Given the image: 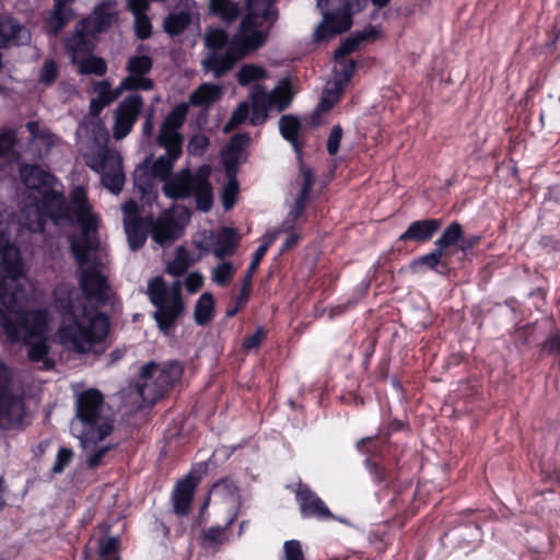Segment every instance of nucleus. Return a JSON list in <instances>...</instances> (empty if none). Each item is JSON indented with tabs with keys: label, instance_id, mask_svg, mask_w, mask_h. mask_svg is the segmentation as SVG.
I'll list each match as a JSON object with an SVG mask.
<instances>
[{
	"label": "nucleus",
	"instance_id": "3",
	"mask_svg": "<svg viewBox=\"0 0 560 560\" xmlns=\"http://www.w3.org/2000/svg\"><path fill=\"white\" fill-rule=\"evenodd\" d=\"M70 429L84 451L93 448L113 432L114 419L100 390L90 388L75 395V415Z\"/></svg>",
	"mask_w": 560,
	"mask_h": 560
},
{
	"label": "nucleus",
	"instance_id": "41",
	"mask_svg": "<svg viewBox=\"0 0 560 560\" xmlns=\"http://www.w3.org/2000/svg\"><path fill=\"white\" fill-rule=\"evenodd\" d=\"M214 315V299L210 292H203L196 302L194 318L200 325L210 323Z\"/></svg>",
	"mask_w": 560,
	"mask_h": 560
},
{
	"label": "nucleus",
	"instance_id": "24",
	"mask_svg": "<svg viewBox=\"0 0 560 560\" xmlns=\"http://www.w3.org/2000/svg\"><path fill=\"white\" fill-rule=\"evenodd\" d=\"M117 1L105 0L104 2L96 5L93 12L85 19L81 20V23H85L84 26L95 36L106 32L117 19Z\"/></svg>",
	"mask_w": 560,
	"mask_h": 560
},
{
	"label": "nucleus",
	"instance_id": "13",
	"mask_svg": "<svg viewBox=\"0 0 560 560\" xmlns=\"http://www.w3.org/2000/svg\"><path fill=\"white\" fill-rule=\"evenodd\" d=\"M19 174L22 183L27 188L40 195L50 213H54L59 206L65 203L62 194L54 189L56 178L50 173L37 165L22 164Z\"/></svg>",
	"mask_w": 560,
	"mask_h": 560
},
{
	"label": "nucleus",
	"instance_id": "37",
	"mask_svg": "<svg viewBox=\"0 0 560 560\" xmlns=\"http://www.w3.org/2000/svg\"><path fill=\"white\" fill-rule=\"evenodd\" d=\"M276 0H247V15L258 22H276L278 11L275 7Z\"/></svg>",
	"mask_w": 560,
	"mask_h": 560
},
{
	"label": "nucleus",
	"instance_id": "47",
	"mask_svg": "<svg viewBox=\"0 0 560 560\" xmlns=\"http://www.w3.org/2000/svg\"><path fill=\"white\" fill-rule=\"evenodd\" d=\"M79 73L84 75L95 74L104 75L107 72V62L102 57L88 56L78 59Z\"/></svg>",
	"mask_w": 560,
	"mask_h": 560
},
{
	"label": "nucleus",
	"instance_id": "27",
	"mask_svg": "<svg viewBox=\"0 0 560 560\" xmlns=\"http://www.w3.org/2000/svg\"><path fill=\"white\" fill-rule=\"evenodd\" d=\"M195 174L183 170L168 178L163 185V192L172 199H186L192 196Z\"/></svg>",
	"mask_w": 560,
	"mask_h": 560
},
{
	"label": "nucleus",
	"instance_id": "7",
	"mask_svg": "<svg viewBox=\"0 0 560 560\" xmlns=\"http://www.w3.org/2000/svg\"><path fill=\"white\" fill-rule=\"evenodd\" d=\"M22 278L20 250L0 229V302L11 313H19L25 299Z\"/></svg>",
	"mask_w": 560,
	"mask_h": 560
},
{
	"label": "nucleus",
	"instance_id": "31",
	"mask_svg": "<svg viewBox=\"0 0 560 560\" xmlns=\"http://www.w3.org/2000/svg\"><path fill=\"white\" fill-rule=\"evenodd\" d=\"M208 167L201 168L197 174H195V187L192 190L197 208L203 212L209 211L213 202L212 187L208 180Z\"/></svg>",
	"mask_w": 560,
	"mask_h": 560
},
{
	"label": "nucleus",
	"instance_id": "21",
	"mask_svg": "<svg viewBox=\"0 0 560 560\" xmlns=\"http://www.w3.org/2000/svg\"><path fill=\"white\" fill-rule=\"evenodd\" d=\"M442 221L435 218H428L412 221L407 230L401 233L395 241L394 250L402 252L404 244L413 242L418 244H425L430 242L433 236L441 230Z\"/></svg>",
	"mask_w": 560,
	"mask_h": 560
},
{
	"label": "nucleus",
	"instance_id": "20",
	"mask_svg": "<svg viewBox=\"0 0 560 560\" xmlns=\"http://www.w3.org/2000/svg\"><path fill=\"white\" fill-rule=\"evenodd\" d=\"M121 211L128 245L131 250H137L141 248L147 241L144 221L139 215V205L136 200L129 199L122 203Z\"/></svg>",
	"mask_w": 560,
	"mask_h": 560
},
{
	"label": "nucleus",
	"instance_id": "6",
	"mask_svg": "<svg viewBox=\"0 0 560 560\" xmlns=\"http://www.w3.org/2000/svg\"><path fill=\"white\" fill-rule=\"evenodd\" d=\"M70 211L81 229L79 235L70 237V248L81 266L88 262L100 249L97 235L98 215L93 212L88 194L82 186L75 187L70 195Z\"/></svg>",
	"mask_w": 560,
	"mask_h": 560
},
{
	"label": "nucleus",
	"instance_id": "16",
	"mask_svg": "<svg viewBox=\"0 0 560 560\" xmlns=\"http://www.w3.org/2000/svg\"><path fill=\"white\" fill-rule=\"evenodd\" d=\"M153 67V60L148 55H135L129 57L126 63V75L121 80V89L133 91H151L154 89V81L147 77Z\"/></svg>",
	"mask_w": 560,
	"mask_h": 560
},
{
	"label": "nucleus",
	"instance_id": "5",
	"mask_svg": "<svg viewBox=\"0 0 560 560\" xmlns=\"http://www.w3.org/2000/svg\"><path fill=\"white\" fill-rule=\"evenodd\" d=\"M203 43L208 51L201 61L202 69L214 78L223 77L245 57V18L231 39L224 30L211 28L206 32Z\"/></svg>",
	"mask_w": 560,
	"mask_h": 560
},
{
	"label": "nucleus",
	"instance_id": "62",
	"mask_svg": "<svg viewBox=\"0 0 560 560\" xmlns=\"http://www.w3.org/2000/svg\"><path fill=\"white\" fill-rule=\"evenodd\" d=\"M150 167V159H147L144 165L139 167L135 172V183L140 188L142 194L147 192V188L150 186L149 178L147 177V171Z\"/></svg>",
	"mask_w": 560,
	"mask_h": 560
},
{
	"label": "nucleus",
	"instance_id": "44",
	"mask_svg": "<svg viewBox=\"0 0 560 560\" xmlns=\"http://www.w3.org/2000/svg\"><path fill=\"white\" fill-rule=\"evenodd\" d=\"M228 525L226 526H212L205 530L200 536V545L205 549L217 550L228 539Z\"/></svg>",
	"mask_w": 560,
	"mask_h": 560
},
{
	"label": "nucleus",
	"instance_id": "54",
	"mask_svg": "<svg viewBox=\"0 0 560 560\" xmlns=\"http://www.w3.org/2000/svg\"><path fill=\"white\" fill-rule=\"evenodd\" d=\"M119 548V539L117 537H107L100 541L98 553L102 558L115 556L113 560H121L119 556H116Z\"/></svg>",
	"mask_w": 560,
	"mask_h": 560
},
{
	"label": "nucleus",
	"instance_id": "53",
	"mask_svg": "<svg viewBox=\"0 0 560 560\" xmlns=\"http://www.w3.org/2000/svg\"><path fill=\"white\" fill-rule=\"evenodd\" d=\"M73 456H74V454L71 448L60 447L57 453L55 463L51 467V472L52 474L62 472L65 470V468L71 463V460L73 459Z\"/></svg>",
	"mask_w": 560,
	"mask_h": 560
},
{
	"label": "nucleus",
	"instance_id": "61",
	"mask_svg": "<svg viewBox=\"0 0 560 560\" xmlns=\"http://www.w3.org/2000/svg\"><path fill=\"white\" fill-rule=\"evenodd\" d=\"M330 95H331V92L329 90H326L323 93V95L316 106L313 117L319 116L322 113L329 112L335 106V104L338 102V97L331 98Z\"/></svg>",
	"mask_w": 560,
	"mask_h": 560
},
{
	"label": "nucleus",
	"instance_id": "55",
	"mask_svg": "<svg viewBox=\"0 0 560 560\" xmlns=\"http://www.w3.org/2000/svg\"><path fill=\"white\" fill-rule=\"evenodd\" d=\"M270 244H271V240L262 241V243L258 246V248L254 253L250 265L247 268V288L249 287L252 273L258 268V266H259L261 259L264 258V256L266 255Z\"/></svg>",
	"mask_w": 560,
	"mask_h": 560
},
{
	"label": "nucleus",
	"instance_id": "51",
	"mask_svg": "<svg viewBox=\"0 0 560 560\" xmlns=\"http://www.w3.org/2000/svg\"><path fill=\"white\" fill-rule=\"evenodd\" d=\"M284 560H305L302 544L298 539H290L283 544Z\"/></svg>",
	"mask_w": 560,
	"mask_h": 560
},
{
	"label": "nucleus",
	"instance_id": "39",
	"mask_svg": "<svg viewBox=\"0 0 560 560\" xmlns=\"http://www.w3.org/2000/svg\"><path fill=\"white\" fill-rule=\"evenodd\" d=\"M267 96L270 100L271 107H276L278 112L287 109L294 96L290 79L281 80L272 92L267 93Z\"/></svg>",
	"mask_w": 560,
	"mask_h": 560
},
{
	"label": "nucleus",
	"instance_id": "14",
	"mask_svg": "<svg viewBox=\"0 0 560 560\" xmlns=\"http://www.w3.org/2000/svg\"><path fill=\"white\" fill-rule=\"evenodd\" d=\"M245 149V136L235 135L232 137L229 144L222 150L221 158L225 168L228 183L222 189L221 199L225 209H231L234 206L236 196L238 194V183L236 174L238 170V161Z\"/></svg>",
	"mask_w": 560,
	"mask_h": 560
},
{
	"label": "nucleus",
	"instance_id": "12",
	"mask_svg": "<svg viewBox=\"0 0 560 560\" xmlns=\"http://www.w3.org/2000/svg\"><path fill=\"white\" fill-rule=\"evenodd\" d=\"M78 265L81 268L79 285L85 300L98 306L105 305L110 300L112 289L102 270L101 248L88 262Z\"/></svg>",
	"mask_w": 560,
	"mask_h": 560
},
{
	"label": "nucleus",
	"instance_id": "32",
	"mask_svg": "<svg viewBox=\"0 0 560 560\" xmlns=\"http://www.w3.org/2000/svg\"><path fill=\"white\" fill-rule=\"evenodd\" d=\"M279 130L283 139L291 143L299 159H302L304 141L300 139L301 121L294 115H283L279 120Z\"/></svg>",
	"mask_w": 560,
	"mask_h": 560
},
{
	"label": "nucleus",
	"instance_id": "30",
	"mask_svg": "<svg viewBox=\"0 0 560 560\" xmlns=\"http://www.w3.org/2000/svg\"><path fill=\"white\" fill-rule=\"evenodd\" d=\"M276 22H258L247 15V57L265 46Z\"/></svg>",
	"mask_w": 560,
	"mask_h": 560
},
{
	"label": "nucleus",
	"instance_id": "15",
	"mask_svg": "<svg viewBox=\"0 0 560 560\" xmlns=\"http://www.w3.org/2000/svg\"><path fill=\"white\" fill-rule=\"evenodd\" d=\"M144 108V100L138 93L124 97L113 110L112 132L115 140L125 139L133 129Z\"/></svg>",
	"mask_w": 560,
	"mask_h": 560
},
{
	"label": "nucleus",
	"instance_id": "38",
	"mask_svg": "<svg viewBox=\"0 0 560 560\" xmlns=\"http://www.w3.org/2000/svg\"><path fill=\"white\" fill-rule=\"evenodd\" d=\"M464 235L463 226L459 222L453 221L447 225V228L443 231L441 236L434 242V246H436L440 250H442L445 255L448 256V250L460 244V241Z\"/></svg>",
	"mask_w": 560,
	"mask_h": 560
},
{
	"label": "nucleus",
	"instance_id": "42",
	"mask_svg": "<svg viewBox=\"0 0 560 560\" xmlns=\"http://www.w3.org/2000/svg\"><path fill=\"white\" fill-rule=\"evenodd\" d=\"M194 264L189 252L184 246H178L174 253V257L166 265V273L173 277H180Z\"/></svg>",
	"mask_w": 560,
	"mask_h": 560
},
{
	"label": "nucleus",
	"instance_id": "36",
	"mask_svg": "<svg viewBox=\"0 0 560 560\" xmlns=\"http://www.w3.org/2000/svg\"><path fill=\"white\" fill-rule=\"evenodd\" d=\"M222 88L218 84L202 83L189 96V104L208 108L220 100Z\"/></svg>",
	"mask_w": 560,
	"mask_h": 560
},
{
	"label": "nucleus",
	"instance_id": "28",
	"mask_svg": "<svg viewBox=\"0 0 560 560\" xmlns=\"http://www.w3.org/2000/svg\"><path fill=\"white\" fill-rule=\"evenodd\" d=\"M446 256L447 255L434 246V249H432L430 253L412 259L410 262V269L413 272H418L420 268L424 267L425 269L440 276H447L451 271V268Z\"/></svg>",
	"mask_w": 560,
	"mask_h": 560
},
{
	"label": "nucleus",
	"instance_id": "18",
	"mask_svg": "<svg viewBox=\"0 0 560 560\" xmlns=\"http://www.w3.org/2000/svg\"><path fill=\"white\" fill-rule=\"evenodd\" d=\"M206 466L194 468L183 479L178 480L172 492L173 510L177 515L184 516L190 512L195 491L201 480Z\"/></svg>",
	"mask_w": 560,
	"mask_h": 560
},
{
	"label": "nucleus",
	"instance_id": "46",
	"mask_svg": "<svg viewBox=\"0 0 560 560\" xmlns=\"http://www.w3.org/2000/svg\"><path fill=\"white\" fill-rule=\"evenodd\" d=\"M73 11L69 7H60L54 4V9L48 19L49 31L57 35L67 23L73 19Z\"/></svg>",
	"mask_w": 560,
	"mask_h": 560
},
{
	"label": "nucleus",
	"instance_id": "60",
	"mask_svg": "<svg viewBox=\"0 0 560 560\" xmlns=\"http://www.w3.org/2000/svg\"><path fill=\"white\" fill-rule=\"evenodd\" d=\"M268 335V330L260 326L258 327L254 334L247 336V352L253 349H258L261 343L266 340Z\"/></svg>",
	"mask_w": 560,
	"mask_h": 560
},
{
	"label": "nucleus",
	"instance_id": "45",
	"mask_svg": "<svg viewBox=\"0 0 560 560\" xmlns=\"http://www.w3.org/2000/svg\"><path fill=\"white\" fill-rule=\"evenodd\" d=\"M335 62L336 85L341 90L353 77L357 69V62L355 60L348 59L347 57L335 59Z\"/></svg>",
	"mask_w": 560,
	"mask_h": 560
},
{
	"label": "nucleus",
	"instance_id": "50",
	"mask_svg": "<svg viewBox=\"0 0 560 560\" xmlns=\"http://www.w3.org/2000/svg\"><path fill=\"white\" fill-rule=\"evenodd\" d=\"M135 34L139 39H147L152 35V23L147 14L133 15Z\"/></svg>",
	"mask_w": 560,
	"mask_h": 560
},
{
	"label": "nucleus",
	"instance_id": "48",
	"mask_svg": "<svg viewBox=\"0 0 560 560\" xmlns=\"http://www.w3.org/2000/svg\"><path fill=\"white\" fill-rule=\"evenodd\" d=\"M235 271L236 267L232 262L222 261L212 269L211 280L218 285H226L234 277Z\"/></svg>",
	"mask_w": 560,
	"mask_h": 560
},
{
	"label": "nucleus",
	"instance_id": "64",
	"mask_svg": "<svg viewBox=\"0 0 560 560\" xmlns=\"http://www.w3.org/2000/svg\"><path fill=\"white\" fill-rule=\"evenodd\" d=\"M300 172L303 178L300 191L310 195L315 184L314 172L312 171V168L304 165L301 166Z\"/></svg>",
	"mask_w": 560,
	"mask_h": 560
},
{
	"label": "nucleus",
	"instance_id": "29",
	"mask_svg": "<svg viewBox=\"0 0 560 560\" xmlns=\"http://www.w3.org/2000/svg\"><path fill=\"white\" fill-rule=\"evenodd\" d=\"M250 107L247 105V124L253 126L262 125L269 116V110L272 108L267 92L257 86L252 93Z\"/></svg>",
	"mask_w": 560,
	"mask_h": 560
},
{
	"label": "nucleus",
	"instance_id": "10",
	"mask_svg": "<svg viewBox=\"0 0 560 560\" xmlns=\"http://www.w3.org/2000/svg\"><path fill=\"white\" fill-rule=\"evenodd\" d=\"M183 374L184 364L180 361H151L140 369L137 385L139 395L144 401L154 404L180 382Z\"/></svg>",
	"mask_w": 560,
	"mask_h": 560
},
{
	"label": "nucleus",
	"instance_id": "26",
	"mask_svg": "<svg viewBox=\"0 0 560 560\" xmlns=\"http://www.w3.org/2000/svg\"><path fill=\"white\" fill-rule=\"evenodd\" d=\"M31 40L30 31L10 15H0V46L24 45Z\"/></svg>",
	"mask_w": 560,
	"mask_h": 560
},
{
	"label": "nucleus",
	"instance_id": "8",
	"mask_svg": "<svg viewBox=\"0 0 560 560\" xmlns=\"http://www.w3.org/2000/svg\"><path fill=\"white\" fill-rule=\"evenodd\" d=\"M188 114V104L180 103L176 105L164 118L156 143L166 150L165 155H161L151 166V175L159 179H166L174 163L182 155L183 136L179 130L183 127Z\"/></svg>",
	"mask_w": 560,
	"mask_h": 560
},
{
	"label": "nucleus",
	"instance_id": "19",
	"mask_svg": "<svg viewBox=\"0 0 560 560\" xmlns=\"http://www.w3.org/2000/svg\"><path fill=\"white\" fill-rule=\"evenodd\" d=\"M183 232L184 223L175 217L174 209L163 211L150 223L151 237L160 246L172 244Z\"/></svg>",
	"mask_w": 560,
	"mask_h": 560
},
{
	"label": "nucleus",
	"instance_id": "43",
	"mask_svg": "<svg viewBox=\"0 0 560 560\" xmlns=\"http://www.w3.org/2000/svg\"><path fill=\"white\" fill-rule=\"evenodd\" d=\"M365 466L369 470V472L372 475L373 480L377 485H382L385 488H395V481H396V472L376 462H373L370 458L365 459Z\"/></svg>",
	"mask_w": 560,
	"mask_h": 560
},
{
	"label": "nucleus",
	"instance_id": "4",
	"mask_svg": "<svg viewBox=\"0 0 560 560\" xmlns=\"http://www.w3.org/2000/svg\"><path fill=\"white\" fill-rule=\"evenodd\" d=\"M50 315L47 310L28 311L19 314L18 323L0 310V327L10 343L19 341L28 346L27 358L34 363L42 362V369L49 371L54 368V360L48 358L49 347L45 335L48 331Z\"/></svg>",
	"mask_w": 560,
	"mask_h": 560
},
{
	"label": "nucleus",
	"instance_id": "63",
	"mask_svg": "<svg viewBox=\"0 0 560 560\" xmlns=\"http://www.w3.org/2000/svg\"><path fill=\"white\" fill-rule=\"evenodd\" d=\"M184 284L186 290L194 294L202 288L203 277L199 272H190L186 276Z\"/></svg>",
	"mask_w": 560,
	"mask_h": 560
},
{
	"label": "nucleus",
	"instance_id": "23",
	"mask_svg": "<svg viewBox=\"0 0 560 560\" xmlns=\"http://www.w3.org/2000/svg\"><path fill=\"white\" fill-rule=\"evenodd\" d=\"M80 21L75 24L73 33L63 42L65 49L73 63L89 55L95 47L96 37Z\"/></svg>",
	"mask_w": 560,
	"mask_h": 560
},
{
	"label": "nucleus",
	"instance_id": "11",
	"mask_svg": "<svg viewBox=\"0 0 560 560\" xmlns=\"http://www.w3.org/2000/svg\"><path fill=\"white\" fill-rule=\"evenodd\" d=\"M353 4L354 0H317L323 19L313 32V42L327 43L348 32L353 25Z\"/></svg>",
	"mask_w": 560,
	"mask_h": 560
},
{
	"label": "nucleus",
	"instance_id": "56",
	"mask_svg": "<svg viewBox=\"0 0 560 560\" xmlns=\"http://www.w3.org/2000/svg\"><path fill=\"white\" fill-rule=\"evenodd\" d=\"M16 144V132L13 129H3L0 132V156L10 153Z\"/></svg>",
	"mask_w": 560,
	"mask_h": 560
},
{
	"label": "nucleus",
	"instance_id": "33",
	"mask_svg": "<svg viewBox=\"0 0 560 560\" xmlns=\"http://www.w3.org/2000/svg\"><path fill=\"white\" fill-rule=\"evenodd\" d=\"M244 7L245 0H209L210 11L226 24L235 22Z\"/></svg>",
	"mask_w": 560,
	"mask_h": 560
},
{
	"label": "nucleus",
	"instance_id": "17",
	"mask_svg": "<svg viewBox=\"0 0 560 560\" xmlns=\"http://www.w3.org/2000/svg\"><path fill=\"white\" fill-rule=\"evenodd\" d=\"M23 401L8 389V371L0 364V429L19 424L23 417Z\"/></svg>",
	"mask_w": 560,
	"mask_h": 560
},
{
	"label": "nucleus",
	"instance_id": "35",
	"mask_svg": "<svg viewBox=\"0 0 560 560\" xmlns=\"http://www.w3.org/2000/svg\"><path fill=\"white\" fill-rule=\"evenodd\" d=\"M240 237L233 229L222 228L217 232L212 243V253L218 258L230 256L236 249Z\"/></svg>",
	"mask_w": 560,
	"mask_h": 560
},
{
	"label": "nucleus",
	"instance_id": "58",
	"mask_svg": "<svg viewBox=\"0 0 560 560\" xmlns=\"http://www.w3.org/2000/svg\"><path fill=\"white\" fill-rule=\"evenodd\" d=\"M343 130L340 125H336L330 130L328 140H327V152L330 155L337 154L340 148V141L342 138Z\"/></svg>",
	"mask_w": 560,
	"mask_h": 560
},
{
	"label": "nucleus",
	"instance_id": "34",
	"mask_svg": "<svg viewBox=\"0 0 560 560\" xmlns=\"http://www.w3.org/2000/svg\"><path fill=\"white\" fill-rule=\"evenodd\" d=\"M26 128L31 133V142L38 150L42 158L49 153L50 149L56 144L57 137L48 128L40 126L38 121H28Z\"/></svg>",
	"mask_w": 560,
	"mask_h": 560
},
{
	"label": "nucleus",
	"instance_id": "40",
	"mask_svg": "<svg viewBox=\"0 0 560 560\" xmlns=\"http://www.w3.org/2000/svg\"><path fill=\"white\" fill-rule=\"evenodd\" d=\"M191 23V15L188 11H177L170 13L163 22V30L166 34L174 37L180 35Z\"/></svg>",
	"mask_w": 560,
	"mask_h": 560
},
{
	"label": "nucleus",
	"instance_id": "52",
	"mask_svg": "<svg viewBox=\"0 0 560 560\" xmlns=\"http://www.w3.org/2000/svg\"><path fill=\"white\" fill-rule=\"evenodd\" d=\"M58 77V66L52 59H46L43 63L39 82L44 85H50Z\"/></svg>",
	"mask_w": 560,
	"mask_h": 560
},
{
	"label": "nucleus",
	"instance_id": "49",
	"mask_svg": "<svg viewBox=\"0 0 560 560\" xmlns=\"http://www.w3.org/2000/svg\"><path fill=\"white\" fill-rule=\"evenodd\" d=\"M361 44L360 37L355 32L353 35L342 40L340 46L334 52V59L347 57L358 50Z\"/></svg>",
	"mask_w": 560,
	"mask_h": 560
},
{
	"label": "nucleus",
	"instance_id": "1",
	"mask_svg": "<svg viewBox=\"0 0 560 560\" xmlns=\"http://www.w3.org/2000/svg\"><path fill=\"white\" fill-rule=\"evenodd\" d=\"M127 89H121V82L116 89L108 80L97 81L93 84L96 94L90 102L89 114L94 120L86 122L85 129L90 135L82 155L85 164L100 174L102 184L113 194L118 195L125 184L122 158L120 153L108 147L109 132L102 119V110L115 102Z\"/></svg>",
	"mask_w": 560,
	"mask_h": 560
},
{
	"label": "nucleus",
	"instance_id": "22",
	"mask_svg": "<svg viewBox=\"0 0 560 560\" xmlns=\"http://www.w3.org/2000/svg\"><path fill=\"white\" fill-rule=\"evenodd\" d=\"M295 495L303 518L327 521L334 517L325 502L310 488L308 485L299 482Z\"/></svg>",
	"mask_w": 560,
	"mask_h": 560
},
{
	"label": "nucleus",
	"instance_id": "25",
	"mask_svg": "<svg viewBox=\"0 0 560 560\" xmlns=\"http://www.w3.org/2000/svg\"><path fill=\"white\" fill-rule=\"evenodd\" d=\"M63 205L59 206L54 213L48 211V206L44 202L43 198L39 201L26 205L23 210V224L31 232H42L44 230L47 219L55 222L62 215Z\"/></svg>",
	"mask_w": 560,
	"mask_h": 560
},
{
	"label": "nucleus",
	"instance_id": "2",
	"mask_svg": "<svg viewBox=\"0 0 560 560\" xmlns=\"http://www.w3.org/2000/svg\"><path fill=\"white\" fill-rule=\"evenodd\" d=\"M74 293L67 287L56 290V300L70 315L61 323L57 336L60 345L77 354L101 355L109 347L110 319L93 307L83 306L77 310L70 300Z\"/></svg>",
	"mask_w": 560,
	"mask_h": 560
},
{
	"label": "nucleus",
	"instance_id": "59",
	"mask_svg": "<svg viewBox=\"0 0 560 560\" xmlns=\"http://www.w3.org/2000/svg\"><path fill=\"white\" fill-rule=\"evenodd\" d=\"M112 448L110 445H104L95 451H92L86 458V466L91 469H95L96 467L103 464V458Z\"/></svg>",
	"mask_w": 560,
	"mask_h": 560
},
{
	"label": "nucleus",
	"instance_id": "57",
	"mask_svg": "<svg viewBox=\"0 0 560 560\" xmlns=\"http://www.w3.org/2000/svg\"><path fill=\"white\" fill-rule=\"evenodd\" d=\"M245 121V102H241L235 112L233 113L232 117L229 119V121L223 127L224 133H230L233 131L237 126L243 124Z\"/></svg>",
	"mask_w": 560,
	"mask_h": 560
},
{
	"label": "nucleus",
	"instance_id": "9",
	"mask_svg": "<svg viewBox=\"0 0 560 560\" xmlns=\"http://www.w3.org/2000/svg\"><path fill=\"white\" fill-rule=\"evenodd\" d=\"M182 285L179 280L168 285L162 276H156L148 281L145 293L152 305L156 307L153 318L165 335L171 331L177 318L185 311Z\"/></svg>",
	"mask_w": 560,
	"mask_h": 560
}]
</instances>
